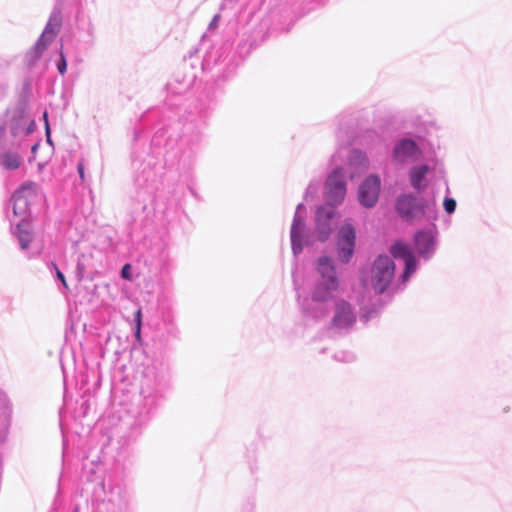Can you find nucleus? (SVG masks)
Here are the masks:
<instances>
[{
	"label": "nucleus",
	"instance_id": "nucleus-1",
	"mask_svg": "<svg viewBox=\"0 0 512 512\" xmlns=\"http://www.w3.org/2000/svg\"><path fill=\"white\" fill-rule=\"evenodd\" d=\"M35 129V121L23 104L8 108L0 116V166L16 170L22 163L21 153L27 148L26 136Z\"/></svg>",
	"mask_w": 512,
	"mask_h": 512
},
{
	"label": "nucleus",
	"instance_id": "nucleus-2",
	"mask_svg": "<svg viewBox=\"0 0 512 512\" xmlns=\"http://www.w3.org/2000/svg\"><path fill=\"white\" fill-rule=\"evenodd\" d=\"M315 273L311 298L299 299V304L306 317L318 320L328 314V302L338 290L340 282L334 261L329 256H321L315 261Z\"/></svg>",
	"mask_w": 512,
	"mask_h": 512
},
{
	"label": "nucleus",
	"instance_id": "nucleus-3",
	"mask_svg": "<svg viewBox=\"0 0 512 512\" xmlns=\"http://www.w3.org/2000/svg\"><path fill=\"white\" fill-rule=\"evenodd\" d=\"M38 186L34 182H26L17 189L13 196V215L15 218H20L18 222L10 220L11 225L15 226L12 229L14 236L17 238L21 250L28 249L29 244L33 238L30 222L27 217L29 215L30 206L37 197Z\"/></svg>",
	"mask_w": 512,
	"mask_h": 512
},
{
	"label": "nucleus",
	"instance_id": "nucleus-4",
	"mask_svg": "<svg viewBox=\"0 0 512 512\" xmlns=\"http://www.w3.org/2000/svg\"><path fill=\"white\" fill-rule=\"evenodd\" d=\"M395 209L399 217L409 223L435 222L438 219V208L434 197H419L413 193H403L397 197Z\"/></svg>",
	"mask_w": 512,
	"mask_h": 512
},
{
	"label": "nucleus",
	"instance_id": "nucleus-5",
	"mask_svg": "<svg viewBox=\"0 0 512 512\" xmlns=\"http://www.w3.org/2000/svg\"><path fill=\"white\" fill-rule=\"evenodd\" d=\"M337 138L339 140L341 139L340 147H338L337 151L331 156V162L335 164V167L327 176L324 185V199L327 206L332 208L340 205L346 196L347 183L345 179V173L343 167L337 163V158H340L342 145H349L351 139V137L346 132H339L337 134Z\"/></svg>",
	"mask_w": 512,
	"mask_h": 512
},
{
	"label": "nucleus",
	"instance_id": "nucleus-6",
	"mask_svg": "<svg viewBox=\"0 0 512 512\" xmlns=\"http://www.w3.org/2000/svg\"><path fill=\"white\" fill-rule=\"evenodd\" d=\"M395 276V263L387 255H379L373 262L370 270V285L372 289L381 294L392 284Z\"/></svg>",
	"mask_w": 512,
	"mask_h": 512
},
{
	"label": "nucleus",
	"instance_id": "nucleus-7",
	"mask_svg": "<svg viewBox=\"0 0 512 512\" xmlns=\"http://www.w3.org/2000/svg\"><path fill=\"white\" fill-rule=\"evenodd\" d=\"M141 412L148 414L158 407L163 397L162 377L148 370L141 384Z\"/></svg>",
	"mask_w": 512,
	"mask_h": 512
},
{
	"label": "nucleus",
	"instance_id": "nucleus-8",
	"mask_svg": "<svg viewBox=\"0 0 512 512\" xmlns=\"http://www.w3.org/2000/svg\"><path fill=\"white\" fill-rule=\"evenodd\" d=\"M305 215L306 207L303 203H299L290 230L291 248L294 256L299 255L304 246H310L314 243L313 236L306 229Z\"/></svg>",
	"mask_w": 512,
	"mask_h": 512
},
{
	"label": "nucleus",
	"instance_id": "nucleus-9",
	"mask_svg": "<svg viewBox=\"0 0 512 512\" xmlns=\"http://www.w3.org/2000/svg\"><path fill=\"white\" fill-rule=\"evenodd\" d=\"M422 154V148L416 140L402 137L394 142L391 151V162L396 167H405L420 160Z\"/></svg>",
	"mask_w": 512,
	"mask_h": 512
},
{
	"label": "nucleus",
	"instance_id": "nucleus-10",
	"mask_svg": "<svg viewBox=\"0 0 512 512\" xmlns=\"http://www.w3.org/2000/svg\"><path fill=\"white\" fill-rule=\"evenodd\" d=\"M61 24L59 13L53 12L37 42L26 53L25 60L29 66H33L46 50L48 45L56 37Z\"/></svg>",
	"mask_w": 512,
	"mask_h": 512
},
{
	"label": "nucleus",
	"instance_id": "nucleus-11",
	"mask_svg": "<svg viewBox=\"0 0 512 512\" xmlns=\"http://www.w3.org/2000/svg\"><path fill=\"white\" fill-rule=\"evenodd\" d=\"M390 253L396 260L403 261L404 271L395 284L394 290L402 289L417 269V260L410 246L401 241L390 247Z\"/></svg>",
	"mask_w": 512,
	"mask_h": 512
},
{
	"label": "nucleus",
	"instance_id": "nucleus-12",
	"mask_svg": "<svg viewBox=\"0 0 512 512\" xmlns=\"http://www.w3.org/2000/svg\"><path fill=\"white\" fill-rule=\"evenodd\" d=\"M429 227L417 231L414 235V249L420 258L429 260L437 248V228L434 222Z\"/></svg>",
	"mask_w": 512,
	"mask_h": 512
},
{
	"label": "nucleus",
	"instance_id": "nucleus-13",
	"mask_svg": "<svg viewBox=\"0 0 512 512\" xmlns=\"http://www.w3.org/2000/svg\"><path fill=\"white\" fill-rule=\"evenodd\" d=\"M356 241L355 228L351 223L342 225L337 234L336 252L338 260L349 263L354 254Z\"/></svg>",
	"mask_w": 512,
	"mask_h": 512
},
{
	"label": "nucleus",
	"instance_id": "nucleus-14",
	"mask_svg": "<svg viewBox=\"0 0 512 512\" xmlns=\"http://www.w3.org/2000/svg\"><path fill=\"white\" fill-rule=\"evenodd\" d=\"M337 212L329 206L318 207L315 215V231L319 241H325L335 227Z\"/></svg>",
	"mask_w": 512,
	"mask_h": 512
},
{
	"label": "nucleus",
	"instance_id": "nucleus-15",
	"mask_svg": "<svg viewBox=\"0 0 512 512\" xmlns=\"http://www.w3.org/2000/svg\"><path fill=\"white\" fill-rule=\"evenodd\" d=\"M381 179L376 174H370L358 188V200L363 207L372 208L379 199Z\"/></svg>",
	"mask_w": 512,
	"mask_h": 512
},
{
	"label": "nucleus",
	"instance_id": "nucleus-16",
	"mask_svg": "<svg viewBox=\"0 0 512 512\" xmlns=\"http://www.w3.org/2000/svg\"><path fill=\"white\" fill-rule=\"evenodd\" d=\"M356 321V312L352 305L345 300H338L335 303L332 325L336 329H348Z\"/></svg>",
	"mask_w": 512,
	"mask_h": 512
},
{
	"label": "nucleus",
	"instance_id": "nucleus-17",
	"mask_svg": "<svg viewBox=\"0 0 512 512\" xmlns=\"http://www.w3.org/2000/svg\"><path fill=\"white\" fill-rule=\"evenodd\" d=\"M102 489L105 495V501L113 504L118 508L126 506L127 491L125 485L122 482L108 479L103 481Z\"/></svg>",
	"mask_w": 512,
	"mask_h": 512
},
{
	"label": "nucleus",
	"instance_id": "nucleus-18",
	"mask_svg": "<svg viewBox=\"0 0 512 512\" xmlns=\"http://www.w3.org/2000/svg\"><path fill=\"white\" fill-rule=\"evenodd\" d=\"M12 405L7 395L0 391V442L5 441L11 423Z\"/></svg>",
	"mask_w": 512,
	"mask_h": 512
},
{
	"label": "nucleus",
	"instance_id": "nucleus-19",
	"mask_svg": "<svg viewBox=\"0 0 512 512\" xmlns=\"http://www.w3.org/2000/svg\"><path fill=\"white\" fill-rule=\"evenodd\" d=\"M348 165L351 169V177L353 178L364 173L369 168V159L364 152L353 149L349 152Z\"/></svg>",
	"mask_w": 512,
	"mask_h": 512
},
{
	"label": "nucleus",
	"instance_id": "nucleus-20",
	"mask_svg": "<svg viewBox=\"0 0 512 512\" xmlns=\"http://www.w3.org/2000/svg\"><path fill=\"white\" fill-rule=\"evenodd\" d=\"M430 168L428 165H416L413 166L409 171L410 184L417 192H422L427 187L426 176L429 173Z\"/></svg>",
	"mask_w": 512,
	"mask_h": 512
},
{
	"label": "nucleus",
	"instance_id": "nucleus-21",
	"mask_svg": "<svg viewBox=\"0 0 512 512\" xmlns=\"http://www.w3.org/2000/svg\"><path fill=\"white\" fill-rule=\"evenodd\" d=\"M319 188L320 184L318 181H311L308 187L306 188L305 199L309 200L310 198H314L317 195Z\"/></svg>",
	"mask_w": 512,
	"mask_h": 512
},
{
	"label": "nucleus",
	"instance_id": "nucleus-22",
	"mask_svg": "<svg viewBox=\"0 0 512 512\" xmlns=\"http://www.w3.org/2000/svg\"><path fill=\"white\" fill-rule=\"evenodd\" d=\"M443 207H444V210L448 214L454 213L455 209H456V201H455V199L450 198V197H445V199L443 201Z\"/></svg>",
	"mask_w": 512,
	"mask_h": 512
},
{
	"label": "nucleus",
	"instance_id": "nucleus-23",
	"mask_svg": "<svg viewBox=\"0 0 512 512\" xmlns=\"http://www.w3.org/2000/svg\"><path fill=\"white\" fill-rule=\"evenodd\" d=\"M56 67L61 75H64L67 71V60L63 52H60V58L56 62Z\"/></svg>",
	"mask_w": 512,
	"mask_h": 512
},
{
	"label": "nucleus",
	"instance_id": "nucleus-24",
	"mask_svg": "<svg viewBox=\"0 0 512 512\" xmlns=\"http://www.w3.org/2000/svg\"><path fill=\"white\" fill-rule=\"evenodd\" d=\"M136 321V336L139 337L141 329V310H138L135 314Z\"/></svg>",
	"mask_w": 512,
	"mask_h": 512
},
{
	"label": "nucleus",
	"instance_id": "nucleus-25",
	"mask_svg": "<svg viewBox=\"0 0 512 512\" xmlns=\"http://www.w3.org/2000/svg\"><path fill=\"white\" fill-rule=\"evenodd\" d=\"M219 21H220V15L219 14L214 15V17L212 18V20L208 26L209 30L215 29L218 26Z\"/></svg>",
	"mask_w": 512,
	"mask_h": 512
},
{
	"label": "nucleus",
	"instance_id": "nucleus-26",
	"mask_svg": "<svg viewBox=\"0 0 512 512\" xmlns=\"http://www.w3.org/2000/svg\"><path fill=\"white\" fill-rule=\"evenodd\" d=\"M53 266L55 268L57 278L62 282L63 286L65 288H67V283H66L64 274L54 264H53Z\"/></svg>",
	"mask_w": 512,
	"mask_h": 512
},
{
	"label": "nucleus",
	"instance_id": "nucleus-27",
	"mask_svg": "<svg viewBox=\"0 0 512 512\" xmlns=\"http://www.w3.org/2000/svg\"><path fill=\"white\" fill-rule=\"evenodd\" d=\"M129 270H130V265L129 264H126L123 266L122 270H121V276L122 278L124 279H130V274H129Z\"/></svg>",
	"mask_w": 512,
	"mask_h": 512
},
{
	"label": "nucleus",
	"instance_id": "nucleus-28",
	"mask_svg": "<svg viewBox=\"0 0 512 512\" xmlns=\"http://www.w3.org/2000/svg\"><path fill=\"white\" fill-rule=\"evenodd\" d=\"M26 143L28 144V147L30 146L31 148V152L33 153V155H35L38 147H39V143L38 142H33L31 144L28 143V139L26 138Z\"/></svg>",
	"mask_w": 512,
	"mask_h": 512
},
{
	"label": "nucleus",
	"instance_id": "nucleus-29",
	"mask_svg": "<svg viewBox=\"0 0 512 512\" xmlns=\"http://www.w3.org/2000/svg\"><path fill=\"white\" fill-rule=\"evenodd\" d=\"M43 117H44V119H45V123H46L47 141H48L49 143H51L50 136H49L50 130H49V125H48L47 113H46V112L44 113Z\"/></svg>",
	"mask_w": 512,
	"mask_h": 512
},
{
	"label": "nucleus",
	"instance_id": "nucleus-30",
	"mask_svg": "<svg viewBox=\"0 0 512 512\" xmlns=\"http://www.w3.org/2000/svg\"><path fill=\"white\" fill-rule=\"evenodd\" d=\"M78 172L80 174V177L83 178V176H84V169H83V165L82 164L78 165Z\"/></svg>",
	"mask_w": 512,
	"mask_h": 512
},
{
	"label": "nucleus",
	"instance_id": "nucleus-31",
	"mask_svg": "<svg viewBox=\"0 0 512 512\" xmlns=\"http://www.w3.org/2000/svg\"><path fill=\"white\" fill-rule=\"evenodd\" d=\"M5 90H6V87H5V86H3V87L1 88L0 95H3V94H4V92H5Z\"/></svg>",
	"mask_w": 512,
	"mask_h": 512
},
{
	"label": "nucleus",
	"instance_id": "nucleus-32",
	"mask_svg": "<svg viewBox=\"0 0 512 512\" xmlns=\"http://www.w3.org/2000/svg\"><path fill=\"white\" fill-rule=\"evenodd\" d=\"M73 512H79L78 507H76V508L73 510Z\"/></svg>",
	"mask_w": 512,
	"mask_h": 512
}]
</instances>
